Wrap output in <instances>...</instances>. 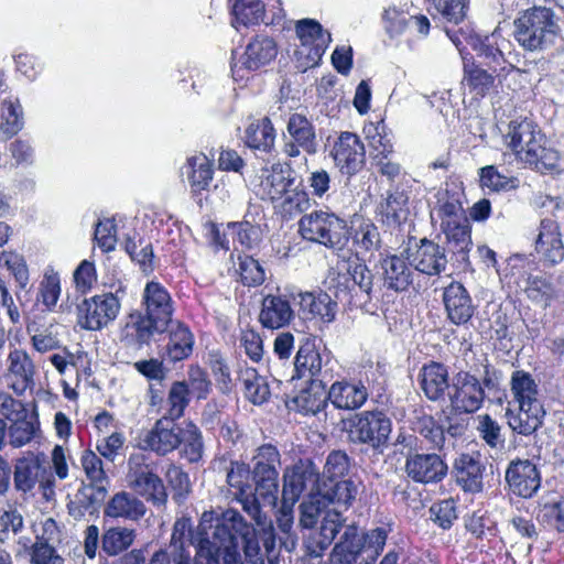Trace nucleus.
<instances>
[{"instance_id": "1", "label": "nucleus", "mask_w": 564, "mask_h": 564, "mask_svg": "<svg viewBox=\"0 0 564 564\" xmlns=\"http://www.w3.org/2000/svg\"><path fill=\"white\" fill-rule=\"evenodd\" d=\"M206 517L198 527L199 540L193 539L195 546L194 564H242L237 549L241 543L246 560L250 564H270V555L264 554V545L261 543L259 531L248 523L245 518L234 509H227L216 523L210 525V532L206 531Z\"/></svg>"}, {"instance_id": "2", "label": "nucleus", "mask_w": 564, "mask_h": 564, "mask_svg": "<svg viewBox=\"0 0 564 564\" xmlns=\"http://www.w3.org/2000/svg\"><path fill=\"white\" fill-rule=\"evenodd\" d=\"M514 39L527 51H543L561 33L560 17L551 8L534 6L514 20Z\"/></svg>"}, {"instance_id": "3", "label": "nucleus", "mask_w": 564, "mask_h": 564, "mask_svg": "<svg viewBox=\"0 0 564 564\" xmlns=\"http://www.w3.org/2000/svg\"><path fill=\"white\" fill-rule=\"evenodd\" d=\"M299 232L308 241L327 248L341 249L348 241L346 221L333 213L315 210L302 216Z\"/></svg>"}, {"instance_id": "4", "label": "nucleus", "mask_w": 564, "mask_h": 564, "mask_svg": "<svg viewBox=\"0 0 564 564\" xmlns=\"http://www.w3.org/2000/svg\"><path fill=\"white\" fill-rule=\"evenodd\" d=\"M143 453L131 454L127 462V482L133 494L144 498L154 506H164L167 492L161 477L155 473L154 466Z\"/></svg>"}, {"instance_id": "5", "label": "nucleus", "mask_w": 564, "mask_h": 564, "mask_svg": "<svg viewBox=\"0 0 564 564\" xmlns=\"http://www.w3.org/2000/svg\"><path fill=\"white\" fill-rule=\"evenodd\" d=\"M392 431L391 420L379 410L362 411L351 420L349 436L354 443L369 445L382 454Z\"/></svg>"}, {"instance_id": "6", "label": "nucleus", "mask_w": 564, "mask_h": 564, "mask_svg": "<svg viewBox=\"0 0 564 564\" xmlns=\"http://www.w3.org/2000/svg\"><path fill=\"white\" fill-rule=\"evenodd\" d=\"M119 311V299L113 293H102L77 305V322L84 329L99 330L113 322Z\"/></svg>"}, {"instance_id": "7", "label": "nucleus", "mask_w": 564, "mask_h": 564, "mask_svg": "<svg viewBox=\"0 0 564 564\" xmlns=\"http://www.w3.org/2000/svg\"><path fill=\"white\" fill-rule=\"evenodd\" d=\"M387 538L388 531L384 528H376L359 534L356 527L347 525L338 543L345 551H349L356 563L360 560L373 564L383 550Z\"/></svg>"}, {"instance_id": "8", "label": "nucleus", "mask_w": 564, "mask_h": 564, "mask_svg": "<svg viewBox=\"0 0 564 564\" xmlns=\"http://www.w3.org/2000/svg\"><path fill=\"white\" fill-rule=\"evenodd\" d=\"M448 395L455 411L474 413L482 405L485 390L475 375L459 371L453 377Z\"/></svg>"}, {"instance_id": "9", "label": "nucleus", "mask_w": 564, "mask_h": 564, "mask_svg": "<svg viewBox=\"0 0 564 564\" xmlns=\"http://www.w3.org/2000/svg\"><path fill=\"white\" fill-rule=\"evenodd\" d=\"M319 470L311 460H299L284 470L282 498L285 501L297 502L305 490L316 491L321 485Z\"/></svg>"}, {"instance_id": "10", "label": "nucleus", "mask_w": 564, "mask_h": 564, "mask_svg": "<svg viewBox=\"0 0 564 564\" xmlns=\"http://www.w3.org/2000/svg\"><path fill=\"white\" fill-rule=\"evenodd\" d=\"M236 499L253 520L254 528L261 536V543L264 545V554L270 555V564H279L280 546L276 543L274 527L267 514L261 511L259 498L249 490L243 496H236Z\"/></svg>"}, {"instance_id": "11", "label": "nucleus", "mask_w": 564, "mask_h": 564, "mask_svg": "<svg viewBox=\"0 0 564 564\" xmlns=\"http://www.w3.org/2000/svg\"><path fill=\"white\" fill-rule=\"evenodd\" d=\"M330 155L340 172L349 176L359 172L366 161L362 141L356 133L348 131L339 134L333 145Z\"/></svg>"}, {"instance_id": "12", "label": "nucleus", "mask_w": 564, "mask_h": 564, "mask_svg": "<svg viewBox=\"0 0 564 564\" xmlns=\"http://www.w3.org/2000/svg\"><path fill=\"white\" fill-rule=\"evenodd\" d=\"M296 34L301 41L302 50L297 54H306L307 63L304 69L318 64L330 42V34L313 19H303L296 23Z\"/></svg>"}, {"instance_id": "13", "label": "nucleus", "mask_w": 564, "mask_h": 564, "mask_svg": "<svg viewBox=\"0 0 564 564\" xmlns=\"http://www.w3.org/2000/svg\"><path fill=\"white\" fill-rule=\"evenodd\" d=\"M405 252L410 265L426 275L441 274L448 262L445 249L426 238L421 239L414 249L408 248Z\"/></svg>"}, {"instance_id": "14", "label": "nucleus", "mask_w": 564, "mask_h": 564, "mask_svg": "<svg viewBox=\"0 0 564 564\" xmlns=\"http://www.w3.org/2000/svg\"><path fill=\"white\" fill-rule=\"evenodd\" d=\"M534 250L546 267H554L564 260V242L558 224L551 219H542L534 241Z\"/></svg>"}, {"instance_id": "15", "label": "nucleus", "mask_w": 564, "mask_h": 564, "mask_svg": "<svg viewBox=\"0 0 564 564\" xmlns=\"http://www.w3.org/2000/svg\"><path fill=\"white\" fill-rule=\"evenodd\" d=\"M505 479L510 491L522 498L532 497L541 485L540 473L529 459L512 460L506 470Z\"/></svg>"}, {"instance_id": "16", "label": "nucleus", "mask_w": 564, "mask_h": 564, "mask_svg": "<svg viewBox=\"0 0 564 564\" xmlns=\"http://www.w3.org/2000/svg\"><path fill=\"white\" fill-rule=\"evenodd\" d=\"M405 473L415 482L435 484L447 474V465L435 454H411L405 460Z\"/></svg>"}, {"instance_id": "17", "label": "nucleus", "mask_w": 564, "mask_h": 564, "mask_svg": "<svg viewBox=\"0 0 564 564\" xmlns=\"http://www.w3.org/2000/svg\"><path fill=\"white\" fill-rule=\"evenodd\" d=\"M325 366L326 364H324L323 357L315 344L306 340L300 346L294 360L289 362L290 379L299 378L313 381V379L323 378V381H326L327 370Z\"/></svg>"}, {"instance_id": "18", "label": "nucleus", "mask_w": 564, "mask_h": 564, "mask_svg": "<svg viewBox=\"0 0 564 564\" xmlns=\"http://www.w3.org/2000/svg\"><path fill=\"white\" fill-rule=\"evenodd\" d=\"M36 368L30 355L23 349H13L7 358V378L10 387L18 394H23L35 386Z\"/></svg>"}, {"instance_id": "19", "label": "nucleus", "mask_w": 564, "mask_h": 564, "mask_svg": "<svg viewBox=\"0 0 564 564\" xmlns=\"http://www.w3.org/2000/svg\"><path fill=\"white\" fill-rule=\"evenodd\" d=\"M174 421L167 417L158 420L143 438L144 447L161 456L176 449L183 441V429Z\"/></svg>"}, {"instance_id": "20", "label": "nucleus", "mask_w": 564, "mask_h": 564, "mask_svg": "<svg viewBox=\"0 0 564 564\" xmlns=\"http://www.w3.org/2000/svg\"><path fill=\"white\" fill-rule=\"evenodd\" d=\"M443 303L447 318L457 326L467 324L476 311L468 291L459 282H452L444 289Z\"/></svg>"}, {"instance_id": "21", "label": "nucleus", "mask_w": 564, "mask_h": 564, "mask_svg": "<svg viewBox=\"0 0 564 564\" xmlns=\"http://www.w3.org/2000/svg\"><path fill=\"white\" fill-rule=\"evenodd\" d=\"M295 183L292 176V170L281 163H274L271 167L261 170L260 183L257 194L262 199H270L275 203L283 194Z\"/></svg>"}, {"instance_id": "22", "label": "nucleus", "mask_w": 564, "mask_h": 564, "mask_svg": "<svg viewBox=\"0 0 564 564\" xmlns=\"http://www.w3.org/2000/svg\"><path fill=\"white\" fill-rule=\"evenodd\" d=\"M448 251L460 262L468 261L471 249V228L467 218H453L442 221Z\"/></svg>"}, {"instance_id": "23", "label": "nucleus", "mask_w": 564, "mask_h": 564, "mask_svg": "<svg viewBox=\"0 0 564 564\" xmlns=\"http://www.w3.org/2000/svg\"><path fill=\"white\" fill-rule=\"evenodd\" d=\"M325 388L326 381L323 378L313 379L305 389L286 401V406L306 415H316L327 405L328 392L326 393Z\"/></svg>"}, {"instance_id": "24", "label": "nucleus", "mask_w": 564, "mask_h": 564, "mask_svg": "<svg viewBox=\"0 0 564 564\" xmlns=\"http://www.w3.org/2000/svg\"><path fill=\"white\" fill-rule=\"evenodd\" d=\"M377 214L380 221L388 228L401 226L410 214L409 196L399 188L388 192L387 196L378 204Z\"/></svg>"}, {"instance_id": "25", "label": "nucleus", "mask_w": 564, "mask_h": 564, "mask_svg": "<svg viewBox=\"0 0 564 564\" xmlns=\"http://www.w3.org/2000/svg\"><path fill=\"white\" fill-rule=\"evenodd\" d=\"M455 478L458 486L468 492H480L484 488L485 465L479 457L462 454L454 463Z\"/></svg>"}, {"instance_id": "26", "label": "nucleus", "mask_w": 564, "mask_h": 564, "mask_svg": "<svg viewBox=\"0 0 564 564\" xmlns=\"http://www.w3.org/2000/svg\"><path fill=\"white\" fill-rule=\"evenodd\" d=\"M544 410L540 401L517 404V410H507L508 424L512 431L521 435H530L542 424Z\"/></svg>"}, {"instance_id": "27", "label": "nucleus", "mask_w": 564, "mask_h": 564, "mask_svg": "<svg viewBox=\"0 0 564 564\" xmlns=\"http://www.w3.org/2000/svg\"><path fill=\"white\" fill-rule=\"evenodd\" d=\"M294 312L289 300L269 294L262 299L259 322L265 328L276 329L291 323Z\"/></svg>"}, {"instance_id": "28", "label": "nucleus", "mask_w": 564, "mask_h": 564, "mask_svg": "<svg viewBox=\"0 0 564 564\" xmlns=\"http://www.w3.org/2000/svg\"><path fill=\"white\" fill-rule=\"evenodd\" d=\"M368 395V390L361 382L336 381L328 390V400L340 410L361 408Z\"/></svg>"}, {"instance_id": "29", "label": "nucleus", "mask_w": 564, "mask_h": 564, "mask_svg": "<svg viewBox=\"0 0 564 564\" xmlns=\"http://www.w3.org/2000/svg\"><path fill=\"white\" fill-rule=\"evenodd\" d=\"M147 512V507L135 494L119 491L115 494L105 507L106 517L129 521L140 520Z\"/></svg>"}, {"instance_id": "30", "label": "nucleus", "mask_w": 564, "mask_h": 564, "mask_svg": "<svg viewBox=\"0 0 564 564\" xmlns=\"http://www.w3.org/2000/svg\"><path fill=\"white\" fill-rule=\"evenodd\" d=\"M317 491L332 508L330 511H343L355 500L358 489L355 482L349 479H327L317 487Z\"/></svg>"}, {"instance_id": "31", "label": "nucleus", "mask_w": 564, "mask_h": 564, "mask_svg": "<svg viewBox=\"0 0 564 564\" xmlns=\"http://www.w3.org/2000/svg\"><path fill=\"white\" fill-rule=\"evenodd\" d=\"M278 54L273 39L261 35L256 36L246 47L241 57V65L246 69L256 70L268 65Z\"/></svg>"}, {"instance_id": "32", "label": "nucleus", "mask_w": 564, "mask_h": 564, "mask_svg": "<svg viewBox=\"0 0 564 564\" xmlns=\"http://www.w3.org/2000/svg\"><path fill=\"white\" fill-rule=\"evenodd\" d=\"M421 389L431 401H437L444 397L446 390H451L448 371L438 362L425 365L420 372Z\"/></svg>"}, {"instance_id": "33", "label": "nucleus", "mask_w": 564, "mask_h": 564, "mask_svg": "<svg viewBox=\"0 0 564 564\" xmlns=\"http://www.w3.org/2000/svg\"><path fill=\"white\" fill-rule=\"evenodd\" d=\"M193 544L192 523L188 519H178L173 525L169 556L174 564H192L188 547Z\"/></svg>"}, {"instance_id": "34", "label": "nucleus", "mask_w": 564, "mask_h": 564, "mask_svg": "<svg viewBox=\"0 0 564 564\" xmlns=\"http://www.w3.org/2000/svg\"><path fill=\"white\" fill-rule=\"evenodd\" d=\"M384 286L395 292L405 291L412 283V271L406 262L398 257L390 256L381 260Z\"/></svg>"}, {"instance_id": "35", "label": "nucleus", "mask_w": 564, "mask_h": 564, "mask_svg": "<svg viewBox=\"0 0 564 564\" xmlns=\"http://www.w3.org/2000/svg\"><path fill=\"white\" fill-rule=\"evenodd\" d=\"M540 131H536L532 122L522 120L520 122L511 121L507 138L508 145L512 149L517 158L523 162V156L528 150L533 149L532 144L539 143Z\"/></svg>"}, {"instance_id": "36", "label": "nucleus", "mask_w": 564, "mask_h": 564, "mask_svg": "<svg viewBox=\"0 0 564 564\" xmlns=\"http://www.w3.org/2000/svg\"><path fill=\"white\" fill-rule=\"evenodd\" d=\"M43 473H45V468L33 454L17 459L13 471L14 488L21 492L31 491L40 481Z\"/></svg>"}, {"instance_id": "37", "label": "nucleus", "mask_w": 564, "mask_h": 564, "mask_svg": "<svg viewBox=\"0 0 564 564\" xmlns=\"http://www.w3.org/2000/svg\"><path fill=\"white\" fill-rule=\"evenodd\" d=\"M525 295L532 302L546 307L557 296V290L552 276L528 273L523 278L521 286Z\"/></svg>"}, {"instance_id": "38", "label": "nucleus", "mask_w": 564, "mask_h": 564, "mask_svg": "<svg viewBox=\"0 0 564 564\" xmlns=\"http://www.w3.org/2000/svg\"><path fill=\"white\" fill-rule=\"evenodd\" d=\"M286 129L292 140H294L306 153L315 154L317 152L318 142L315 127L304 115H291Z\"/></svg>"}, {"instance_id": "39", "label": "nucleus", "mask_w": 564, "mask_h": 564, "mask_svg": "<svg viewBox=\"0 0 564 564\" xmlns=\"http://www.w3.org/2000/svg\"><path fill=\"white\" fill-rule=\"evenodd\" d=\"M245 143L261 152L269 153L274 148L275 130L271 120L264 117L249 123L245 130Z\"/></svg>"}, {"instance_id": "40", "label": "nucleus", "mask_w": 564, "mask_h": 564, "mask_svg": "<svg viewBox=\"0 0 564 564\" xmlns=\"http://www.w3.org/2000/svg\"><path fill=\"white\" fill-rule=\"evenodd\" d=\"M143 300L148 314L159 316L161 321H172L171 296L160 283L154 281L147 283Z\"/></svg>"}, {"instance_id": "41", "label": "nucleus", "mask_w": 564, "mask_h": 564, "mask_svg": "<svg viewBox=\"0 0 564 564\" xmlns=\"http://www.w3.org/2000/svg\"><path fill=\"white\" fill-rule=\"evenodd\" d=\"M130 323L127 327L134 330L135 338L140 345L149 344L155 333H163L166 330L169 321H161L159 316L141 313H133L130 315Z\"/></svg>"}, {"instance_id": "42", "label": "nucleus", "mask_w": 564, "mask_h": 564, "mask_svg": "<svg viewBox=\"0 0 564 564\" xmlns=\"http://www.w3.org/2000/svg\"><path fill=\"white\" fill-rule=\"evenodd\" d=\"M169 343L166 344V355L173 362L187 358L193 350V335L183 324L177 323L175 327L169 330Z\"/></svg>"}, {"instance_id": "43", "label": "nucleus", "mask_w": 564, "mask_h": 564, "mask_svg": "<svg viewBox=\"0 0 564 564\" xmlns=\"http://www.w3.org/2000/svg\"><path fill=\"white\" fill-rule=\"evenodd\" d=\"M464 35L465 40L470 43L473 48L478 52L480 57H484L488 66L492 68V72H496V66H500L503 64L505 56L502 53V47L498 43V34L494 32L490 36H486L484 40L478 36Z\"/></svg>"}, {"instance_id": "44", "label": "nucleus", "mask_w": 564, "mask_h": 564, "mask_svg": "<svg viewBox=\"0 0 564 564\" xmlns=\"http://www.w3.org/2000/svg\"><path fill=\"white\" fill-rule=\"evenodd\" d=\"M135 539V531L126 527H112L101 535V550L108 556H116L130 547Z\"/></svg>"}, {"instance_id": "45", "label": "nucleus", "mask_w": 564, "mask_h": 564, "mask_svg": "<svg viewBox=\"0 0 564 564\" xmlns=\"http://www.w3.org/2000/svg\"><path fill=\"white\" fill-rule=\"evenodd\" d=\"M545 140L543 135H539V143L532 144L534 147L527 151L523 156V162L534 167L538 171H552L558 166L560 153L545 147Z\"/></svg>"}, {"instance_id": "46", "label": "nucleus", "mask_w": 564, "mask_h": 564, "mask_svg": "<svg viewBox=\"0 0 564 564\" xmlns=\"http://www.w3.org/2000/svg\"><path fill=\"white\" fill-rule=\"evenodd\" d=\"M280 453L275 446L263 444L253 456L252 477L279 476Z\"/></svg>"}, {"instance_id": "47", "label": "nucleus", "mask_w": 564, "mask_h": 564, "mask_svg": "<svg viewBox=\"0 0 564 564\" xmlns=\"http://www.w3.org/2000/svg\"><path fill=\"white\" fill-rule=\"evenodd\" d=\"M332 510L323 496L316 490L308 492L307 497L300 505V524L303 528H313L318 520Z\"/></svg>"}, {"instance_id": "48", "label": "nucleus", "mask_w": 564, "mask_h": 564, "mask_svg": "<svg viewBox=\"0 0 564 564\" xmlns=\"http://www.w3.org/2000/svg\"><path fill=\"white\" fill-rule=\"evenodd\" d=\"M275 203L274 207L286 218H293L307 210L311 206L307 193L294 185Z\"/></svg>"}, {"instance_id": "49", "label": "nucleus", "mask_w": 564, "mask_h": 564, "mask_svg": "<svg viewBox=\"0 0 564 564\" xmlns=\"http://www.w3.org/2000/svg\"><path fill=\"white\" fill-rule=\"evenodd\" d=\"M510 384L514 404L539 401L538 386L529 372L523 370L513 371Z\"/></svg>"}, {"instance_id": "50", "label": "nucleus", "mask_w": 564, "mask_h": 564, "mask_svg": "<svg viewBox=\"0 0 564 564\" xmlns=\"http://www.w3.org/2000/svg\"><path fill=\"white\" fill-rule=\"evenodd\" d=\"M243 384L245 397L253 404H262L270 397V389L265 379L253 368L245 369L240 375Z\"/></svg>"}, {"instance_id": "51", "label": "nucleus", "mask_w": 564, "mask_h": 564, "mask_svg": "<svg viewBox=\"0 0 564 564\" xmlns=\"http://www.w3.org/2000/svg\"><path fill=\"white\" fill-rule=\"evenodd\" d=\"M412 429L424 437L433 448L443 449L446 441L445 432L433 416L426 414L415 416Z\"/></svg>"}, {"instance_id": "52", "label": "nucleus", "mask_w": 564, "mask_h": 564, "mask_svg": "<svg viewBox=\"0 0 564 564\" xmlns=\"http://www.w3.org/2000/svg\"><path fill=\"white\" fill-rule=\"evenodd\" d=\"M479 181L482 188L491 192H507L519 186L517 177L501 174L495 165H486L479 170Z\"/></svg>"}, {"instance_id": "53", "label": "nucleus", "mask_w": 564, "mask_h": 564, "mask_svg": "<svg viewBox=\"0 0 564 564\" xmlns=\"http://www.w3.org/2000/svg\"><path fill=\"white\" fill-rule=\"evenodd\" d=\"M232 12L236 23L247 26L263 22L265 10L261 0H237Z\"/></svg>"}, {"instance_id": "54", "label": "nucleus", "mask_w": 564, "mask_h": 564, "mask_svg": "<svg viewBox=\"0 0 564 564\" xmlns=\"http://www.w3.org/2000/svg\"><path fill=\"white\" fill-rule=\"evenodd\" d=\"M189 389L186 381H175L170 388L166 404L167 410L163 417L170 420L180 419L188 405Z\"/></svg>"}, {"instance_id": "55", "label": "nucleus", "mask_w": 564, "mask_h": 564, "mask_svg": "<svg viewBox=\"0 0 564 564\" xmlns=\"http://www.w3.org/2000/svg\"><path fill=\"white\" fill-rule=\"evenodd\" d=\"M251 470L249 465L243 462L231 460L226 473V482L236 490V496H243L246 491L251 490L249 479Z\"/></svg>"}, {"instance_id": "56", "label": "nucleus", "mask_w": 564, "mask_h": 564, "mask_svg": "<svg viewBox=\"0 0 564 564\" xmlns=\"http://www.w3.org/2000/svg\"><path fill=\"white\" fill-rule=\"evenodd\" d=\"M182 442H184L181 449L182 457L191 464L199 463L204 456V442L203 435L196 425H188Z\"/></svg>"}, {"instance_id": "57", "label": "nucleus", "mask_w": 564, "mask_h": 564, "mask_svg": "<svg viewBox=\"0 0 564 564\" xmlns=\"http://www.w3.org/2000/svg\"><path fill=\"white\" fill-rule=\"evenodd\" d=\"M191 173L188 180L195 191L205 189L213 180L212 164L205 155L194 156L188 160Z\"/></svg>"}, {"instance_id": "58", "label": "nucleus", "mask_w": 564, "mask_h": 564, "mask_svg": "<svg viewBox=\"0 0 564 564\" xmlns=\"http://www.w3.org/2000/svg\"><path fill=\"white\" fill-rule=\"evenodd\" d=\"M108 486L89 484L83 486L75 495L76 503L80 505L88 513H94L104 502Z\"/></svg>"}, {"instance_id": "59", "label": "nucleus", "mask_w": 564, "mask_h": 564, "mask_svg": "<svg viewBox=\"0 0 564 564\" xmlns=\"http://www.w3.org/2000/svg\"><path fill=\"white\" fill-rule=\"evenodd\" d=\"M22 109L18 101L4 100L2 108L3 121L0 123V131L8 138L13 137L23 128Z\"/></svg>"}, {"instance_id": "60", "label": "nucleus", "mask_w": 564, "mask_h": 564, "mask_svg": "<svg viewBox=\"0 0 564 564\" xmlns=\"http://www.w3.org/2000/svg\"><path fill=\"white\" fill-rule=\"evenodd\" d=\"M37 431L35 422L17 419L8 429L9 444L15 448L22 447L35 437Z\"/></svg>"}, {"instance_id": "61", "label": "nucleus", "mask_w": 564, "mask_h": 564, "mask_svg": "<svg viewBox=\"0 0 564 564\" xmlns=\"http://www.w3.org/2000/svg\"><path fill=\"white\" fill-rule=\"evenodd\" d=\"M24 529V519L17 509H9L0 514V542L9 543Z\"/></svg>"}, {"instance_id": "62", "label": "nucleus", "mask_w": 564, "mask_h": 564, "mask_svg": "<svg viewBox=\"0 0 564 564\" xmlns=\"http://www.w3.org/2000/svg\"><path fill=\"white\" fill-rule=\"evenodd\" d=\"M464 80L476 95L484 96L494 86L495 77L492 74L478 66H465Z\"/></svg>"}, {"instance_id": "63", "label": "nucleus", "mask_w": 564, "mask_h": 564, "mask_svg": "<svg viewBox=\"0 0 564 564\" xmlns=\"http://www.w3.org/2000/svg\"><path fill=\"white\" fill-rule=\"evenodd\" d=\"M83 469L90 484L109 487V478L104 469L101 458L93 451H85L80 458Z\"/></svg>"}, {"instance_id": "64", "label": "nucleus", "mask_w": 564, "mask_h": 564, "mask_svg": "<svg viewBox=\"0 0 564 564\" xmlns=\"http://www.w3.org/2000/svg\"><path fill=\"white\" fill-rule=\"evenodd\" d=\"M239 271L241 281L247 286L261 285L265 280V272L258 260L246 256L239 258Z\"/></svg>"}]
</instances>
